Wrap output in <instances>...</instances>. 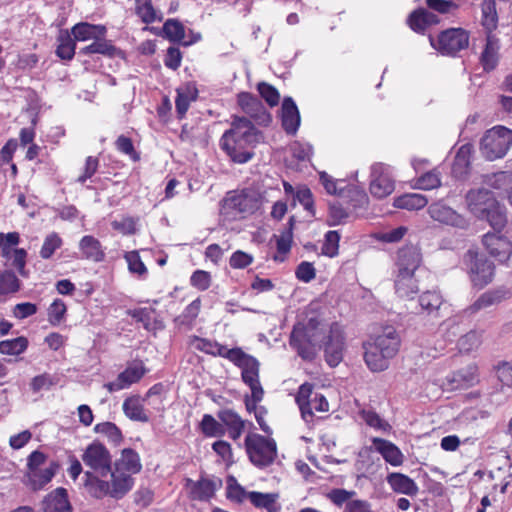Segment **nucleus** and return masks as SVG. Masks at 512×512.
Returning a JSON list of instances; mask_svg holds the SVG:
<instances>
[{"label": "nucleus", "mask_w": 512, "mask_h": 512, "mask_svg": "<svg viewBox=\"0 0 512 512\" xmlns=\"http://www.w3.org/2000/svg\"><path fill=\"white\" fill-rule=\"evenodd\" d=\"M373 445L376 451H378L385 461L393 466L401 465L403 462V455L399 448L392 442L382 439L374 438Z\"/></svg>", "instance_id": "25"}, {"label": "nucleus", "mask_w": 512, "mask_h": 512, "mask_svg": "<svg viewBox=\"0 0 512 512\" xmlns=\"http://www.w3.org/2000/svg\"><path fill=\"white\" fill-rule=\"evenodd\" d=\"M79 248L85 259L101 262L105 258V252L100 241L91 235H86L80 240Z\"/></svg>", "instance_id": "27"}, {"label": "nucleus", "mask_w": 512, "mask_h": 512, "mask_svg": "<svg viewBox=\"0 0 512 512\" xmlns=\"http://www.w3.org/2000/svg\"><path fill=\"white\" fill-rule=\"evenodd\" d=\"M277 456V445L274 439L258 435V467L271 465Z\"/></svg>", "instance_id": "28"}, {"label": "nucleus", "mask_w": 512, "mask_h": 512, "mask_svg": "<svg viewBox=\"0 0 512 512\" xmlns=\"http://www.w3.org/2000/svg\"><path fill=\"white\" fill-rule=\"evenodd\" d=\"M340 236L337 231H328L322 246V254L334 257L338 254Z\"/></svg>", "instance_id": "59"}, {"label": "nucleus", "mask_w": 512, "mask_h": 512, "mask_svg": "<svg viewBox=\"0 0 512 512\" xmlns=\"http://www.w3.org/2000/svg\"><path fill=\"white\" fill-rule=\"evenodd\" d=\"M505 297L502 290H490L483 293L469 308L468 311L473 314L482 309L488 308L494 304L501 302Z\"/></svg>", "instance_id": "35"}, {"label": "nucleus", "mask_w": 512, "mask_h": 512, "mask_svg": "<svg viewBox=\"0 0 512 512\" xmlns=\"http://www.w3.org/2000/svg\"><path fill=\"white\" fill-rule=\"evenodd\" d=\"M482 242L488 253L499 262L507 261L512 254V242L505 236L488 232Z\"/></svg>", "instance_id": "11"}, {"label": "nucleus", "mask_w": 512, "mask_h": 512, "mask_svg": "<svg viewBox=\"0 0 512 512\" xmlns=\"http://www.w3.org/2000/svg\"><path fill=\"white\" fill-rule=\"evenodd\" d=\"M463 263L473 286L483 288L492 282L495 266L485 255L468 250L463 256Z\"/></svg>", "instance_id": "5"}, {"label": "nucleus", "mask_w": 512, "mask_h": 512, "mask_svg": "<svg viewBox=\"0 0 512 512\" xmlns=\"http://www.w3.org/2000/svg\"><path fill=\"white\" fill-rule=\"evenodd\" d=\"M177 97L175 100L176 113L179 119L186 115L190 102L195 101L198 97V90L194 84L187 83L177 88Z\"/></svg>", "instance_id": "19"}, {"label": "nucleus", "mask_w": 512, "mask_h": 512, "mask_svg": "<svg viewBox=\"0 0 512 512\" xmlns=\"http://www.w3.org/2000/svg\"><path fill=\"white\" fill-rule=\"evenodd\" d=\"M364 349V360L370 370L378 372L388 368L389 358L373 342L364 345Z\"/></svg>", "instance_id": "26"}, {"label": "nucleus", "mask_w": 512, "mask_h": 512, "mask_svg": "<svg viewBox=\"0 0 512 512\" xmlns=\"http://www.w3.org/2000/svg\"><path fill=\"white\" fill-rule=\"evenodd\" d=\"M430 44L442 55L456 56L469 45V33L463 28H449L442 31L435 40L429 37Z\"/></svg>", "instance_id": "6"}, {"label": "nucleus", "mask_w": 512, "mask_h": 512, "mask_svg": "<svg viewBox=\"0 0 512 512\" xmlns=\"http://www.w3.org/2000/svg\"><path fill=\"white\" fill-rule=\"evenodd\" d=\"M67 308L61 299H55L48 308V321L52 325H58L63 320Z\"/></svg>", "instance_id": "55"}, {"label": "nucleus", "mask_w": 512, "mask_h": 512, "mask_svg": "<svg viewBox=\"0 0 512 512\" xmlns=\"http://www.w3.org/2000/svg\"><path fill=\"white\" fill-rule=\"evenodd\" d=\"M115 146L118 151L130 156L133 161L136 162L140 160V155L135 150L133 142L129 137L120 135L115 142Z\"/></svg>", "instance_id": "60"}, {"label": "nucleus", "mask_w": 512, "mask_h": 512, "mask_svg": "<svg viewBox=\"0 0 512 512\" xmlns=\"http://www.w3.org/2000/svg\"><path fill=\"white\" fill-rule=\"evenodd\" d=\"M294 223L295 217L291 216L287 223V227L282 231L280 237L277 239V251L281 254H286L291 249Z\"/></svg>", "instance_id": "47"}, {"label": "nucleus", "mask_w": 512, "mask_h": 512, "mask_svg": "<svg viewBox=\"0 0 512 512\" xmlns=\"http://www.w3.org/2000/svg\"><path fill=\"white\" fill-rule=\"evenodd\" d=\"M200 429L202 433L208 437H221L225 434L223 425L210 414L203 416Z\"/></svg>", "instance_id": "44"}, {"label": "nucleus", "mask_w": 512, "mask_h": 512, "mask_svg": "<svg viewBox=\"0 0 512 512\" xmlns=\"http://www.w3.org/2000/svg\"><path fill=\"white\" fill-rule=\"evenodd\" d=\"M313 385L310 383H304L299 387L298 393L296 395V403L298 404L301 415L305 418V413H310V403L309 401L315 394L313 390Z\"/></svg>", "instance_id": "45"}, {"label": "nucleus", "mask_w": 512, "mask_h": 512, "mask_svg": "<svg viewBox=\"0 0 512 512\" xmlns=\"http://www.w3.org/2000/svg\"><path fill=\"white\" fill-rule=\"evenodd\" d=\"M281 122L288 135H295L300 126V114L291 97H285L281 106Z\"/></svg>", "instance_id": "14"}, {"label": "nucleus", "mask_w": 512, "mask_h": 512, "mask_svg": "<svg viewBox=\"0 0 512 512\" xmlns=\"http://www.w3.org/2000/svg\"><path fill=\"white\" fill-rule=\"evenodd\" d=\"M59 468L57 462H51L49 467L44 470L37 469L33 472L28 473L29 484L33 490L42 489L47 483H49L54 477L56 471Z\"/></svg>", "instance_id": "33"}, {"label": "nucleus", "mask_w": 512, "mask_h": 512, "mask_svg": "<svg viewBox=\"0 0 512 512\" xmlns=\"http://www.w3.org/2000/svg\"><path fill=\"white\" fill-rule=\"evenodd\" d=\"M470 211L475 215L483 213L490 200H496L493 193L485 188L470 190L466 195Z\"/></svg>", "instance_id": "22"}, {"label": "nucleus", "mask_w": 512, "mask_h": 512, "mask_svg": "<svg viewBox=\"0 0 512 512\" xmlns=\"http://www.w3.org/2000/svg\"><path fill=\"white\" fill-rule=\"evenodd\" d=\"M58 380V377L45 372L32 378L30 388L34 393H37L42 389H50L55 386Z\"/></svg>", "instance_id": "49"}, {"label": "nucleus", "mask_w": 512, "mask_h": 512, "mask_svg": "<svg viewBox=\"0 0 512 512\" xmlns=\"http://www.w3.org/2000/svg\"><path fill=\"white\" fill-rule=\"evenodd\" d=\"M442 302V296L436 291H426L419 297L421 309L428 314L438 311Z\"/></svg>", "instance_id": "42"}, {"label": "nucleus", "mask_w": 512, "mask_h": 512, "mask_svg": "<svg viewBox=\"0 0 512 512\" xmlns=\"http://www.w3.org/2000/svg\"><path fill=\"white\" fill-rule=\"evenodd\" d=\"M256 210V189L244 188L240 193L229 192L221 202V214H253Z\"/></svg>", "instance_id": "7"}, {"label": "nucleus", "mask_w": 512, "mask_h": 512, "mask_svg": "<svg viewBox=\"0 0 512 512\" xmlns=\"http://www.w3.org/2000/svg\"><path fill=\"white\" fill-rule=\"evenodd\" d=\"M258 94L271 107L279 104L280 95L275 87L265 82L258 83Z\"/></svg>", "instance_id": "56"}, {"label": "nucleus", "mask_w": 512, "mask_h": 512, "mask_svg": "<svg viewBox=\"0 0 512 512\" xmlns=\"http://www.w3.org/2000/svg\"><path fill=\"white\" fill-rule=\"evenodd\" d=\"M441 185L439 173L436 170L429 171L418 178L417 187L422 190H431Z\"/></svg>", "instance_id": "62"}, {"label": "nucleus", "mask_w": 512, "mask_h": 512, "mask_svg": "<svg viewBox=\"0 0 512 512\" xmlns=\"http://www.w3.org/2000/svg\"><path fill=\"white\" fill-rule=\"evenodd\" d=\"M28 339L19 336L11 340L0 341V353L4 355H20L28 348Z\"/></svg>", "instance_id": "40"}, {"label": "nucleus", "mask_w": 512, "mask_h": 512, "mask_svg": "<svg viewBox=\"0 0 512 512\" xmlns=\"http://www.w3.org/2000/svg\"><path fill=\"white\" fill-rule=\"evenodd\" d=\"M21 289V281L12 270L0 269V296L17 293Z\"/></svg>", "instance_id": "37"}, {"label": "nucleus", "mask_w": 512, "mask_h": 512, "mask_svg": "<svg viewBox=\"0 0 512 512\" xmlns=\"http://www.w3.org/2000/svg\"><path fill=\"white\" fill-rule=\"evenodd\" d=\"M57 41V56L62 60H71L75 54L76 43L71 37V34L68 32V30H61L58 35Z\"/></svg>", "instance_id": "36"}, {"label": "nucleus", "mask_w": 512, "mask_h": 512, "mask_svg": "<svg viewBox=\"0 0 512 512\" xmlns=\"http://www.w3.org/2000/svg\"><path fill=\"white\" fill-rule=\"evenodd\" d=\"M136 13L145 24L153 23L156 20V11L151 0H135Z\"/></svg>", "instance_id": "50"}, {"label": "nucleus", "mask_w": 512, "mask_h": 512, "mask_svg": "<svg viewBox=\"0 0 512 512\" xmlns=\"http://www.w3.org/2000/svg\"><path fill=\"white\" fill-rule=\"evenodd\" d=\"M428 212L432 219L440 223L457 228H465L467 226V221L462 215L442 202L431 204Z\"/></svg>", "instance_id": "12"}, {"label": "nucleus", "mask_w": 512, "mask_h": 512, "mask_svg": "<svg viewBox=\"0 0 512 512\" xmlns=\"http://www.w3.org/2000/svg\"><path fill=\"white\" fill-rule=\"evenodd\" d=\"M386 481L392 490L397 493L415 496L419 490L414 480L402 473H390L387 475Z\"/></svg>", "instance_id": "20"}, {"label": "nucleus", "mask_w": 512, "mask_h": 512, "mask_svg": "<svg viewBox=\"0 0 512 512\" xmlns=\"http://www.w3.org/2000/svg\"><path fill=\"white\" fill-rule=\"evenodd\" d=\"M289 343L303 360L312 361L322 346L329 366H337L343 358L344 337L338 325H329L317 315L295 324Z\"/></svg>", "instance_id": "1"}, {"label": "nucleus", "mask_w": 512, "mask_h": 512, "mask_svg": "<svg viewBox=\"0 0 512 512\" xmlns=\"http://www.w3.org/2000/svg\"><path fill=\"white\" fill-rule=\"evenodd\" d=\"M279 494L276 492H258V508H265L267 512H280L281 506L277 503Z\"/></svg>", "instance_id": "52"}, {"label": "nucleus", "mask_w": 512, "mask_h": 512, "mask_svg": "<svg viewBox=\"0 0 512 512\" xmlns=\"http://www.w3.org/2000/svg\"><path fill=\"white\" fill-rule=\"evenodd\" d=\"M394 287L399 297L412 299L419 292L416 273H395Z\"/></svg>", "instance_id": "18"}, {"label": "nucleus", "mask_w": 512, "mask_h": 512, "mask_svg": "<svg viewBox=\"0 0 512 512\" xmlns=\"http://www.w3.org/2000/svg\"><path fill=\"white\" fill-rule=\"evenodd\" d=\"M163 32L172 42H181L185 37V28L177 19H168L163 25Z\"/></svg>", "instance_id": "46"}, {"label": "nucleus", "mask_w": 512, "mask_h": 512, "mask_svg": "<svg viewBox=\"0 0 512 512\" xmlns=\"http://www.w3.org/2000/svg\"><path fill=\"white\" fill-rule=\"evenodd\" d=\"M114 467L117 473L135 474L140 472L142 465L138 453L131 448H125L121 452V457L115 461Z\"/></svg>", "instance_id": "21"}, {"label": "nucleus", "mask_w": 512, "mask_h": 512, "mask_svg": "<svg viewBox=\"0 0 512 512\" xmlns=\"http://www.w3.org/2000/svg\"><path fill=\"white\" fill-rule=\"evenodd\" d=\"M351 211L345 208L340 202L334 201L329 204L327 223L329 226H338L348 223Z\"/></svg>", "instance_id": "39"}, {"label": "nucleus", "mask_w": 512, "mask_h": 512, "mask_svg": "<svg viewBox=\"0 0 512 512\" xmlns=\"http://www.w3.org/2000/svg\"><path fill=\"white\" fill-rule=\"evenodd\" d=\"M422 263L421 250L417 245L408 244L398 249L395 273H416Z\"/></svg>", "instance_id": "9"}, {"label": "nucleus", "mask_w": 512, "mask_h": 512, "mask_svg": "<svg viewBox=\"0 0 512 512\" xmlns=\"http://www.w3.org/2000/svg\"><path fill=\"white\" fill-rule=\"evenodd\" d=\"M106 33L98 35L93 39V42L79 50V54L91 55L101 54L103 56L114 58L124 57V52L113 45L111 40L105 38Z\"/></svg>", "instance_id": "13"}, {"label": "nucleus", "mask_w": 512, "mask_h": 512, "mask_svg": "<svg viewBox=\"0 0 512 512\" xmlns=\"http://www.w3.org/2000/svg\"><path fill=\"white\" fill-rule=\"evenodd\" d=\"M238 104L250 118L234 116L231 128L221 137L220 145L233 162L245 163L254 156L247 146L256 142V128L251 120L256 118V99L251 93L241 92Z\"/></svg>", "instance_id": "2"}, {"label": "nucleus", "mask_w": 512, "mask_h": 512, "mask_svg": "<svg viewBox=\"0 0 512 512\" xmlns=\"http://www.w3.org/2000/svg\"><path fill=\"white\" fill-rule=\"evenodd\" d=\"M356 495L354 490H346L343 488H334L329 493H327L326 497L336 506L341 507L343 504H347V502L354 500L353 497Z\"/></svg>", "instance_id": "54"}, {"label": "nucleus", "mask_w": 512, "mask_h": 512, "mask_svg": "<svg viewBox=\"0 0 512 512\" xmlns=\"http://www.w3.org/2000/svg\"><path fill=\"white\" fill-rule=\"evenodd\" d=\"M43 512H72L67 490L58 487L49 493L42 501Z\"/></svg>", "instance_id": "15"}, {"label": "nucleus", "mask_w": 512, "mask_h": 512, "mask_svg": "<svg viewBox=\"0 0 512 512\" xmlns=\"http://www.w3.org/2000/svg\"><path fill=\"white\" fill-rule=\"evenodd\" d=\"M482 25L489 31L496 28L498 16L495 0H483L482 2Z\"/></svg>", "instance_id": "41"}, {"label": "nucleus", "mask_w": 512, "mask_h": 512, "mask_svg": "<svg viewBox=\"0 0 512 512\" xmlns=\"http://www.w3.org/2000/svg\"><path fill=\"white\" fill-rule=\"evenodd\" d=\"M186 487L189 488L190 499L207 501L214 496L217 483L206 478H201L198 481L187 479Z\"/></svg>", "instance_id": "16"}, {"label": "nucleus", "mask_w": 512, "mask_h": 512, "mask_svg": "<svg viewBox=\"0 0 512 512\" xmlns=\"http://www.w3.org/2000/svg\"><path fill=\"white\" fill-rule=\"evenodd\" d=\"M107 29L104 25H95L88 22H80L75 24L71 29L74 41L93 40L97 34L106 33Z\"/></svg>", "instance_id": "30"}, {"label": "nucleus", "mask_w": 512, "mask_h": 512, "mask_svg": "<svg viewBox=\"0 0 512 512\" xmlns=\"http://www.w3.org/2000/svg\"><path fill=\"white\" fill-rule=\"evenodd\" d=\"M428 199L418 193H411L402 195L394 200V206L400 209L419 210L425 207Z\"/></svg>", "instance_id": "38"}, {"label": "nucleus", "mask_w": 512, "mask_h": 512, "mask_svg": "<svg viewBox=\"0 0 512 512\" xmlns=\"http://www.w3.org/2000/svg\"><path fill=\"white\" fill-rule=\"evenodd\" d=\"M227 359L242 369V379L250 387V396H245L248 412L256 413V359L244 353L241 348H232L227 352Z\"/></svg>", "instance_id": "3"}, {"label": "nucleus", "mask_w": 512, "mask_h": 512, "mask_svg": "<svg viewBox=\"0 0 512 512\" xmlns=\"http://www.w3.org/2000/svg\"><path fill=\"white\" fill-rule=\"evenodd\" d=\"M38 307L34 303L23 302L13 307L12 314L17 319H25L37 313Z\"/></svg>", "instance_id": "64"}, {"label": "nucleus", "mask_w": 512, "mask_h": 512, "mask_svg": "<svg viewBox=\"0 0 512 512\" xmlns=\"http://www.w3.org/2000/svg\"><path fill=\"white\" fill-rule=\"evenodd\" d=\"M200 308L201 301L199 298H197L185 308L181 315L174 318L173 322L175 324V327L178 328L179 330H190L193 327L194 322L199 315Z\"/></svg>", "instance_id": "32"}, {"label": "nucleus", "mask_w": 512, "mask_h": 512, "mask_svg": "<svg viewBox=\"0 0 512 512\" xmlns=\"http://www.w3.org/2000/svg\"><path fill=\"white\" fill-rule=\"evenodd\" d=\"M290 152L297 161H310L312 156V146L308 143L294 141L290 144Z\"/></svg>", "instance_id": "57"}, {"label": "nucleus", "mask_w": 512, "mask_h": 512, "mask_svg": "<svg viewBox=\"0 0 512 512\" xmlns=\"http://www.w3.org/2000/svg\"><path fill=\"white\" fill-rule=\"evenodd\" d=\"M373 343L388 357H394L400 346V339L393 328H387L382 335L376 337Z\"/></svg>", "instance_id": "24"}, {"label": "nucleus", "mask_w": 512, "mask_h": 512, "mask_svg": "<svg viewBox=\"0 0 512 512\" xmlns=\"http://www.w3.org/2000/svg\"><path fill=\"white\" fill-rule=\"evenodd\" d=\"M512 145V130L504 126H495L481 139L480 149L487 160H495L506 155Z\"/></svg>", "instance_id": "4"}, {"label": "nucleus", "mask_w": 512, "mask_h": 512, "mask_svg": "<svg viewBox=\"0 0 512 512\" xmlns=\"http://www.w3.org/2000/svg\"><path fill=\"white\" fill-rule=\"evenodd\" d=\"M85 482L84 486L87 489L88 493L97 499H102L105 496L111 497V489L109 482L98 478L92 472H85Z\"/></svg>", "instance_id": "31"}, {"label": "nucleus", "mask_w": 512, "mask_h": 512, "mask_svg": "<svg viewBox=\"0 0 512 512\" xmlns=\"http://www.w3.org/2000/svg\"><path fill=\"white\" fill-rule=\"evenodd\" d=\"M123 412L130 420L144 423L149 421L139 396L126 398L123 402Z\"/></svg>", "instance_id": "34"}, {"label": "nucleus", "mask_w": 512, "mask_h": 512, "mask_svg": "<svg viewBox=\"0 0 512 512\" xmlns=\"http://www.w3.org/2000/svg\"><path fill=\"white\" fill-rule=\"evenodd\" d=\"M217 417L227 428H234L235 426L245 424V421L234 410L229 408L219 410Z\"/></svg>", "instance_id": "61"}, {"label": "nucleus", "mask_w": 512, "mask_h": 512, "mask_svg": "<svg viewBox=\"0 0 512 512\" xmlns=\"http://www.w3.org/2000/svg\"><path fill=\"white\" fill-rule=\"evenodd\" d=\"M486 208L476 217L487 220L495 231H501L507 223L505 208L497 200H490Z\"/></svg>", "instance_id": "17"}, {"label": "nucleus", "mask_w": 512, "mask_h": 512, "mask_svg": "<svg viewBox=\"0 0 512 512\" xmlns=\"http://www.w3.org/2000/svg\"><path fill=\"white\" fill-rule=\"evenodd\" d=\"M226 483H227L226 496L229 500L240 503L246 498L247 492L237 482V479L234 476L229 475L227 477Z\"/></svg>", "instance_id": "48"}, {"label": "nucleus", "mask_w": 512, "mask_h": 512, "mask_svg": "<svg viewBox=\"0 0 512 512\" xmlns=\"http://www.w3.org/2000/svg\"><path fill=\"white\" fill-rule=\"evenodd\" d=\"M96 433L102 434L115 445H119L123 441V435L118 426L113 422L98 423L94 427Z\"/></svg>", "instance_id": "43"}, {"label": "nucleus", "mask_w": 512, "mask_h": 512, "mask_svg": "<svg viewBox=\"0 0 512 512\" xmlns=\"http://www.w3.org/2000/svg\"><path fill=\"white\" fill-rule=\"evenodd\" d=\"M294 198L304 207V209L315 216L314 199L311 190L306 186H300L295 192Z\"/></svg>", "instance_id": "53"}, {"label": "nucleus", "mask_w": 512, "mask_h": 512, "mask_svg": "<svg viewBox=\"0 0 512 512\" xmlns=\"http://www.w3.org/2000/svg\"><path fill=\"white\" fill-rule=\"evenodd\" d=\"M143 366L128 367L119 374L120 381H122L124 387H128L133 383L138 382L145 374Z\"/></svg>", "instance_id": "58"}, {"label": "nucleus", "mask_w": 512, "mask_h": 512, "mask_svg": "<svg viewBox=\"0 0 512 512\" xmlns=\"http://www.w3.org/2000/svg\"><path fill=\"white\" fill-rule=\"evenodd\" d=\"M296 278L304 283H309L316 277V270L311 262H301L295 270Z\"/></svg>", "instance_id": "63"}, {"label": "nucleus", "mask_w": 512, "mask_h": 512, "mask_svg": "<svg viewBox=\"0 0 512 512\" xmlns=\"http://www.w3.org/2000/svg\"><path fill=\"white\" fill-rule=\"evenodd\" d=\"M82 460L86 466L98 471L102 477H106L112 468V459L108 449L100 442L94 441L85 449Z\"/></svg>", "instance_id": "8"}, {"label": "nucleus", "mask_w": 512, "mask_h": 512, "mask_svg": "<svg viewBox=\"0 0 512 512\" xmlns=\"http://www.w3.org/2000/svg\"><path fill=\"white\" fill-rule=\"evenodd\" d=\"M385 170L382 163H375L371 167L370 192L379 199L390 195L394 190V182Z\"/></svg>", "instance_id": "10"}, {"label": "nucleus", "mask_w": 512, "mask_h": 512, "mask_svg": "<svg viewBox=\"0 0 512 512\" xmlns=\"http://www.w3.org/2000/svg\"><path fill=\"white\" fill-rule=\"evenodd\" d=\"M498 51L499 40L494 35L488 33L486 45L480 57V62L486 72H490L496 68L499 60Z\"/></svg>", "instance_id": "23"}, {"label": "nucleus", "mask_w": 512, "mask_h": 512, "mask_svg": "<svg viewBox=\"0 0 512 512\" xmlns=\"http://www.w3.org/2000/svg\"><path fill=\"white\" fill-rule=\"evenodd\" d=\"M109 474H111L112 481V487H110L111 497L114 499H121L132 489L134 480L131 475L123 472L117 473L116 470H111Z\"/></svg>", "instance_id": "29"}, {"label": "nucleus", "mask_w": 512, "mask_h": 512, "mask_svg": "<svg viewBox=\"0 0 512 512\" xmlns=\"http://www.w3.org/2000/svg\"><path fill=\"white\" fill-rule=\"evenodd\" d=\"M62 245V239L55 232L46 236L44 243L40 250V256L43 259H49L54 252Z\"/></svg>", "instance_id": "51"}]
</instances>
